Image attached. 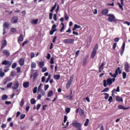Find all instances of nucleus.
<instances>
[{
    "instance_id": "nucleus-45",
    "label": "nucleus",
    "mask_w": 130,
    "mask_h": 130,
    "mask_svg": "<svg viewBox=\"0 0 130 130\" xmlns=\"http://www.w3.org/2000/svg\"><path fill=\"white\" fill-rule=\"evenodd\" d=\"M50 79H51V75H49L46 81V83H48V82H49V80H50Z\"/></svg>"
},
{
    "instance_id": "nucleus-36",
    "label": "nucleus",
    "mask_w": 130,
    "mask_h": 130,
    "mask_svg": "<svg viewBox=\"0 0 130 130\" xmlns=\"http://www.w3.org/2000/svg\"><path fill=\"white\" fill-rule=\"evenodd\" d=\"M64 18H65L66 21H68L69 20V16H68L67 12L64 13Z\"/></svg>"
},
{
    "instance_id": "nucleus-29",
    "label": "nucleus",
    "mask_w": 130,
    "mask_h": 130,
    "mask_svg": "<svg viewBox=\"0 0 130 130\" xmlns=\"http://www.w3.org/2000/svg\"><path fill=\"white\" fill-rule=\"evenodd\" d=\"M2 100H7L8 99V95L4 94L2 96Z\"/></svg>"
},
{
    "instance_id": "nucleus-20",
    "label": "nucleus",
    "mask_w": 130,
    "mask_h": 130,
    "mask_svg": "<svg viewBox=\"0 0 130 130\" xmlns=\"http://www.w3.org/2000/svg\"><path fill=\"white\" fill-rule=\"evenodd\" d=\"M119 109H122L123 110H125L126 109H128V108H125L123 107L122 105H119L118 106Z\"/></svg>"
},
{
    "instance_id": "nucleus-2",
    "label": "nucleus",
    "mask_w": 130,
    "mask_h": 130,
    "mask_svg": "<svg viewBox=\"0 0 130 130\" xmlns=\"http://www.w3.org/2000/svg\"><path fill=\"white\" fill-rule=\"evenodd\" d=\"M118 73H119V75L121 74V73H122V71L120 70V67L117 68V69L115 71V72L114 74H113L112 73H110L109 74H110V75H111L112 78L115 79V78H116V77H117V76H118Z\"/></svg>"
},
{
    "instance_id": "nucleus-39",
    "label": "nucleus",
    "mask_w": 130,
    "mask_h": 130,
    "mask_svg": "<svg viewBox=\"0 0 130 130\" xmlns=\"http://www.w3.org/2000/svg\"><path fill=\"white\" fill-rule=\"evenodd\" d=\"M13 86V82H10L7 84V88L8 89L11 88Z\"/></svg>"
},
{
    "instance_id": "nucleus-62",
    "label": "nucleus",
    "mask_w": 130,
    "mask_h": 130,
    "mask_svg": "<svg viewBox=\"0 0 130 130\" xmlns=\"http://www.w3.org/2000/svg\"><path fill=\"white\" fill-rule=\"evenodd\" d=\"M52 16H53V14L52 13H49V19L50 20H51L52 19Z\"/></svg>"
},
{
    "instance_id": "nucleus-25",
    "label": "nucleus",
    "mask_w": 130,
    "mask_h": 130,
    "mask_svg": "<svg viewBox=\"0 0 130 130\" xmlns=\"http://www.w3.org/2000/svg\"><path fill=\"white\" fill-rule=\"evenodd\" d=\"M23 40H24V38H23V36H22V35H21L18 38V41H23Z\"/></svg>"
},
{
    "instance_id": "nucleus-56",
    "label": "nucleus",
    "mask_w": 130,
    "mask_h": 130,
    "mask_svg": "<svg viewBox=\"0 0 130 130\" xmlns=\"http://www.w3.org/2000/svg\"><path fill=\"white\" fill-rule=\"evenodd\" d=\"M46 71H47V68L46 67L43 68L42 70V73H45V72H46Z\"/></svg>"
},
{
    "instance_id": "nucleus-61",
    "label": "nucleus",
    "mask_w": 130,
    "mask_h": 130,
    "mask_svg": "<svg viewBox=\"0 0 130 130\" xmlns=\"http://www.w3.org/2000/svg\"><path fill=\"white\" fill-rule=\"evenodd\" d=\"M11 30L12 32H17V29H16V28L13 27L11 29Z\"/></svg>"
},
{
    "instance_id": "nucleus-15",
    "label": "nucleus",
    "mask_w": 130,
    "mask_h": 130,
    "mask_svg": "<svg viewBox=\"0 0 130 130\" xmlns=\"http://www.w3.org/2000/svg\"><path fill=\"white\" fill-rule=\"evenodd\" d=\"M3 53L6 55V56H10V51L8 50H4Z\"/></svg>"
},
{
    "instance_id": "nucleus-14",
    "label": "nucleus",
    "mask_w": 130,
    "mask_h": 130,
    "mask_svg": "<svg viewBox=\"0 0 130 130\" xmlns=\"http://www.w3.org/2000/svg\"><path fill=\"white\" fill-rule=\"evenodd\" d=\"M7 40H4L2 42V49H3V48H5L6 46H7Z\"/></svg>"
},
{
    "instance_id": "nucleus-35",
    "label": "nucleus",
    "mask_w": 130,
    "mask_h": 130,
    "mask_svg": "<svg viewBox=\"0 0 130 130\" xmlns=\"http://www.w3.org/2000/svg\"><path fill=\"white\" fill-rule=\"evenodd\" d=\"M30 103L31 104H35V103H36V101L35 99H31L30 100Z\"/></svg>"
},
{
    "instance_id": "nucleus-37",
    "label": "nucleus",
    "mask_w": 130,
    "mask_h": 130,
    "mask_svg": "<svg viewBox=\"0 0 130 130\" xmlns=\"http://www.w3.org/2000/svg\"><path fill=\"white\" fill-rule=\"evenodd\" d=\"M38 93H43V90H42V88L38 87Z\"/></svg>"
},
{
    "instance_id": "nucleus-58",
    "label": "nucleus",
    "mask_w": 130,
    "mask_h": 130,
    "mask_svg": "<svg viewBox=\"0 0 130 130\" xmlns=\"http://www.w3.org/2000/svg\"><path fill=\"white\" fill-rule=\"evenodd\" d=\"M16 70H17V73H19L21 72V68L20 67H17L16 68Z\"/></svg>"
},
{
    "instance_id": "nucleus-64",
    "label": "nucleus",
    "mask_w": 130,
    "mask_h": 130,
    "mask_svg": "<svg viewBox=\"0 0 130 130\" xmlns=\"http://www.w3.org/2000/svg\"><path fill=\"white\" fill-rule=\"evenodd\" d=\"M56 28V24H53V26H52V30H55V28Z\"/></svg>"
},
{
    "instance_id": "nucleus-43",
    "label": "nucleus",
    "mask_w": 130,
    "mask_h": 130,
    "mask_svg": "<svg viewBox=\"0 0 130 130\" xmlns=\"http://www.w3.org/2000/svg\"><path fill=\"white\" fill-rule=\"evenodd\" d=\"M50 63H51V64H53V63H54V57H52L50 59Z\"/></svg>"
},
{
    "instance_id": "nucleus-54",
    "label": "nucleus",
    "mask_w": 130,
    "mask_h": 130,
    "mask_svg": "<svg viewBox=\"0 0 130 130\" xmlns=\"http://www.w3.org/2000/svg\"><path fill=\"white\" fill-rule=\"evenodd\" d=\"M53 19L54 20V21H57L56 14H54V15H53Z\"/></svg>"
},
{
    "instance_id": "nucleus-19",
    "label": "nucleus",
    "mask_w": 130,
    "mask_h": 130,
    "mask_svg": "<svg viewBox=\"0 0 130 130\" xmlns=\"http://www.w3.org/2000/svg\"><path fill=\"white\" fill-rule=\"evenodd\" d=\"M25 61V60L24 59V58H21V59H20L19 60V64L20 66H24V62Z\"/></svg>"
},
{
    "instance_id": "nucleus-31",
    "label": "nucleus",
    "mask_w": 130,
    "mask_h": 130,
    "mask_svg": "<svg viewBox=\"0 0 130 130\" xmlns=\"http://www.w3.org/2000/svg\"><path fill=\"white\" fill-rule=\"evenodd\" d=\"M64 98H69L70 100H72L73 99V96L72 95H65L63 96Z\"/></svg>"
},
{
    "instance_id": "nucleus-16",
    "label": "nucleus",
    "mask_w": 130,
    "mask_h": 130,
    "mask_svg": "<svg viewBox=\"0 0 130 130\" xmlns=\"http://www.w3.org/2000/svg\"><path fill=\"white\" fill-rule=\"evenodd\" d=\"M79 114L80 116H85V112L83 109H80L79 110Z\"/></svg>"
},
{
    "instance_id": "nucleus-47",
    "label": "nucleus",
    "mask_w": 130,
    "mask_h": 130,
    "mask_svg": "<svg viewBox=\"0 0 130 130\" xmlns=\"http://www.w3.org/2000/svg\"><path fill=\"white\" fill-rule=\"evenodd\" d=\"M26 116V114H22L20 115V119H24L25 118V117Z\"/></svg>"
},
{
    "instance_id": "nucleus-4",
    "label": "nucleus",
    "mask_w": 130,
    "mask_h": 130,
    "mask_svg": "<svg viewBox=\"0 0 130 130\" xmlns=\"http://www.w3.org/2000/svg\"><path fill=\"white\" fill-rule=\"evenodd\" d=\"M63 43H68V44H73L74 42H75V39H68L63 40Z\"/></svg>"
},
{
    "instance_id": "nucleus-8",
    "label": "nucleus",
    "mask_w": 130,
    "mask_h": 130,
    "mask_svg": "<svg viewBox=\"0 0 130 130\" xmlns=\"http://www.w3.org/2000/svg\"><path fill=\"white\" fill-rule=\"evenodd\" d=\"M18 20L19 19L18 18V17L14 16L11 19V22L12 24H16V23L18 22Z\"/></svg>"
},
{
    "instance_id": "nucleus-1",
    "label": "nucleus",
    "mask_w": 130,
    "mask_h": 130,
    "mask_svg": "<svg viewBox=\"0 0 130 130\" xmlns=\"http://www.w3.org/2000/svg\"><path fill=\"white\" fill-rule=\"evenodd\" d=\"M113 82H115V78L111 79L109 78L107 80H104L103 81V83H104L103 86L104 87H107V85H108V86H111Z\"/></svg>"
},
{
    "instance_id": "nucleus-22",
    "label": "nucleus",
    "mask_w": 130,
    "mask_h": 130,
    "mask_svg": "<svg viewBox=\"0 0 130 130\" xmlns=\"http://www.w3.org/2000/svg\"><path fill=\"white\" fill-rule=\"evenodd\" d=\"M52 95H53V91L52 90H50L48 92V97H51L52 96Z\"/></svg>"
},
{
    "instance_id": "nucleus-53",
    "label": "nucleus",
    "mask_w": 130,
    "mask_h": 130,
    "mask_svg": "<svg viewBox=\"0 0 130 130\" xmlns=\"http://www.w3.org/2000/svg\"><path fill=\"white\" fill-rule=\"evenodd\" d=\"M35 56V54L34 53V52H32L30 53V58H33V57H34Z\"/></svg>"
},
{
    "instance_id": "nucleus-13",
    "label": "nucleus",
    "mask_w": 130,
    "mask_h": 130,
    "mask_svg": "<svg viewBox=\"0 0 130 130\" xmlns=\"http://www.w3.org/2000/svg\"><path fill=\"white\" fill-rule=\"evenodd\" d=\"M10 27V23L9 22H6L3 24V29H8Z\"/></svg>"
},
{
    "instance_id": "nucleus-48",
    "label": "nucleus",
    "mask_w": 130,
    "mask_h": 130,
    "mask_svg": "<svg viewBox=\"0 0 130 130\" xmlns=\"http://www.w3.org/2000/svg\"><path fill=\"white\" fill-rule=\"evenodd\" d=\"M122 77L123 79H125L126 78V73L123 72L122 73Z\"/></svg>"
},
{
    "instance_id": "nucleus-44",
    "label": "nucleus",
    "mask_w": 130,
    "mask_h": 130,
    "mask_svg": "<svg viewBox=\"0 0 130 130\" xmlns=\"http://www.w3.org/2000/svg\"><path fill=\"white\" fill-rule=\"evenodd\" d=\"M73 80H74V76H72L70 77V80L68 82L72 83V82H73Z\"/></svg>"
},
{
    "instance_id": "nucleus-60",
    "label": "nucleus",
    "mask_w": 130,
    "mask_h": 130,
    "mask_svg": "<svg viewBox=\"0 0 130 130\" xmlns=\"http://www.w3.org/2000/svg\"><path fill=\"white\" fill-rule=\"evenodd\" d=\"M51 57V55H50V54L48 53L46 56V58H47V59H50Z\"/></svg>"
},
{
    "instance_id": "nucleus-23",
    "label": "nucleus",
    "mask_w": 130,
    "mask_h": 130,
    "mask_svg": "<svg viewBox=\"0 0 130 130\" xmlns=\"http://www.w3.org/2000/svg\"><path fill=\"white\" fill-rule=\"evenodd\" d=\"M24 88H28L29 87V82H26L23 83V85Z\"/></svg>"
},
{
    "instance_id": "nucleus-57",
    "label": "nucleus",
    "mask_w": 130,
    "mask_h": 130,
    "mask_svg": "<svg viewBox=\"0 0 130 130\" xmlns=\"http://www.w3.org/2000/svg\"><path fill=\"white\" fill-rule=\"evenodd\" d=\"M16 67H17V63H14L12 64V69H15Z\"/></svg>"
},
{
    "instance_id": "nucleus-59",
    "label": "nucleus",
    "mask_w": 130,
    "mask_h": 130,
    "mask_svg": "<svg viewBox=\"0 0 130 130\" xmlns=\"http://www.w3.org/2000/svg\"><path fill=\"white\" fill-rule=\"evenodd\" d=\"M66 111L67 113H70V111H71V109L69 108H67L66 109Z\"/></svg>"
},
{
    "instance_id": "nucleus-21",
    "label": "nucleus",
    "mask_w": 130,
    "mask_h": 130,
    "mask_svg": "<svg viewBox=\"0 0 130 130\" xmlns=\"http://www.w3.org/2000/svg\"><path fill=\"white\" fill-rule=\"evenodd\" d=\"M54 80H59V79H60V75H54Z\"/></svg>"
},
{
    "instance_id": "nucleus-46",
    "label": "nucleus",
    "mask_w": 130,
    "mask_h": 130,
    "mask_svg": "<svg viewBox=\"0 0 130 130\" xmlns=\"http://www.w3.org/2000/svg\"><path fill=\"white\" fill-rule=\"evenodd\" d=\"M104 94L105 95V99L107 100L109 97V94L108 93H105Z\"/></svg>"
},
{
    "instance_id": "nucleus-24",
    "label": "nucleus",
    "mask_w": 130,
    "mask_h": 130,
    "mask_svg": "<svg viewBox=\"0 0 130 130\" xmlns=\"http://www.w3.org/2000/svg\"><path fill=\"white\" fill-rule=\"evenodd\" d=\"M87 58H84L83 61H82V63H83V67H85L86 66V64H87Z\"/></svg>"
},
{
    "instance_id": "nucleus-52",
    "label": "nucleus",
    "mask_w": 130,
    "mask_h": 130,
    "mask_svg": "<svg viewBox=\"0 0 130 130\" xmlns=\"http://www.w3.org/2000/svg\"><path fill=\"white\" fill-rule=\"evenodd\" d=\"M24 100L23 98L22 99L21 101L20 102V106H23L24 105Z\"/></svg>"
},
{
    "instance_id": "nucleus-28",
    "label": "nucleus",
    "mask_w": 130,
    "mask_h": 130,
    "mask_svg": "<svg viewBox=\"0 0 130 130\" xmlns=\"http://www.w3.org/2000/svg\"><path fill=\"white\" fill-rule=\"evenodd\" d=\"M31 68L32 69H35L36 68V63L32 62L31 64Z\"/></svg>"
},
{
    "instance_id": "nucleus-55",
    "label": "nucleus",
    "mask_w": 130,
    "mask_h": 130,
    "mask_svg": "<svg viewBox=\"0 0 130 130\" xmlns=\"http://www.w3.org/2000/svg\"><path fill=\"white\" fill-rule=\"evenodd\" d=\"M74 27H75V28H76V29H80V28H81V26L77 24L74 25Z\"/></svg>"
},
{
    "instance_id": "nucleus-9",
    "label": "nucleus",
    "mask_w": 130,
    "mask_h": 130,
    "mask_svg": "<svg viewBox=\"0 0 130 130\" xmlns=\"http://www.w3.org/2000/svg\"><path fill=\"white\" fill-rule=\"evenodd\" d=\"M124 69L126 73H129V64H128V62H125L124 65Z\"/></svg>"
},
{
    "instance_id": "nucleus-38",
    "label": "nucleus",
    "mask_w": 130,
    "mask_h": 130,
    "mask_svg": "<svg viewBox=\"0 0 130 130\" xmlns=\"http://www.w3.org/2000/svg\"><path fill=\"white\" fill-rule=\"evenodd\" d=\"M104 66H105V64L104 62H103L101 66L99 67V70H103V69H104Z\"/></svg>"
},
{
    "instance_id": "nucleus-42",
    "label": "nucleus",
    "mask_w": 130,
    "mask_h": 130,
    "mask_svg": "<svg viewBox=\"0 0 130 130\" xmlns=\"http://www.w3.org/2000/svg\"><path fill=\"white\" fill-rule=\"evenodd\" d=\"M57 30V29H52L50 31V35H53V33H54V32H55L56 30Z\"/></svg>"
},
{
    "instance_id": "nucleus-6",
    "label": "nucleus",
    "mask_w": 130,
    "mask_h": 130,
    "mask_svg": "<svg viewBox=\"0 0 130 130\" xmlns=\"http://www.w3.org/2000/svg\"><path fill=\"white\" fill-rule=\"evenodd\" d=\"M72 125L76 128H82V124L79 122H74L72 123Z\"/></svg>"
},
{
    "instance_id": "nucleus-26",
    "label": "nucleus",
    "mask_w": 130,
    "mask_h": 130,
    "mask_svg": "<svg viewBox=\"0 0 130 130\" xmlns=\"http://www.w3.org/2000/svg\"><path fill=\"white\" fill-rule=\"evenodd\" d=\"M102 14H103V15H107L108 14V10H104L102 12Z\"/></svg>"
},
{
    "instance_id": "nucleus-30",
    "label": "nucleus",
    "mask_w": 130,
    "mask_h": 130,
    "mask_svg": "<svg viewBox=\"0 0 130 130\" xmlns=\"http://www.w3.org/2000/svg\"><path fill=\"white\" fill-rule=\"evenodd\" d=\"M72 83L71 82H69V81L67 83V84H66V88L67 89H69L70 88V87H71V84Z\"/></svg>"
},
{
    "instance_id": "nucleus-11",
    "label": "nucleus",
    "mask_w": 130,
    "mask_h": 130,
    "mask_svg": "<svg viewBox=\"0 0 130 130\" xmlns=\"http://www.w3.org/2000/svg\"><path fill=\"white\" fill-rule=\"evenodd\" d=\"M115 92H120V88L119 87V86L117 87L116 89H113V90L112 91V96H114V93H115Z\"/></svg>"
},
{
    "instance_id": "nucleus-7",
    "label": "nucleus",
    "mask_w": 130,
    "mask_h": 130,
    "mask_svg": "<svg viewBox=\"0 0 130 130\" xmlns=\"http://www.w3.org/2000/svg\"><path fill=\"white\" fill-rule=\"evenodd\" d=\"M19 88V82L18 81H15L13 83V86H12V89L13 90H17Z\"/></svg>"
},
{
    "instance_id": "nucleus-63",
    "label": "nucleus",
    "mask_w": 130,
    "mask_h": 130,
    "mask_svg": "<svg viewBox=\"0 0 130 130\" xmlns=\"http://www.w3.org/2000/svg\"><path fill=\"white\" fill-rule=\"evenodd\" d=\"M108 91H109V88L107 87L103 90V92H108Z\"/></svg>"
},
{
    "instance_id": "nucleus-5",
    "label": "nucleus",
    "mask_w": 130,
    "mask_h": 130,
    "mask_svg": "<svg viewBox=\"0 0 130 130\" xmlns=\"http://www.w3.org/2000/svg\"><path fill=\"white\" fill-rule=\"evenodd\" d=\"M108 16H109L108 18V22H115V17L113 14H109Z\"/></svg>"
},
{
    "instance_id": "nucleus-3",
    "label": "nucleus",
    "mask_w": 130,
    "mask_h": 130,
    "mask_svg": "<svg viewBox=\"0 0 130 130\" xmlns=\"http://www.w3.org/2000/svg\"><path fill=\"white\" fill-rule=\"evenodd\" d=\"M97 50H98V45L96 44L95 46L94 47L93 50L91 54V58H94L95 57V55L97 53Z\"/></svg>"
},
{
    "instance_id": "nucleus-32",
    "label": "nucleus",
    "mask_w": 130,
    "mask_h": 130,
    "mask_svg": "<svg viewBox=\"0 0 130 130\" xmlns=\"http://www.w3.org/2000/svg\"><path fill=\"white\" fill-rule=\"evenodd\" d=\"M67 120H68V116H67V115H65L64 116V120H63L64 123H63V125H64V123L67 122Z\"/></svg>"
},
{
    "instance_id": "nucleus-33",
    "label": "nucleus",
    "mask_w": 130,
    "mask_h": 130,
    "mask_svg": "<svg viewBox=\"0 0 130 130\" xmlns=\"http://www.w3.org/2000/svg\"><path fill=\"white\" fill-rule=\"evenodd\" d=\"M89 119H86L85 122L84 123V126H88V124H89Z\"/></svg>"
},
{
    "instance_id": "nucleus-17",
    "label": "nucleus",
    "mask_w": 130,
    "mask_h": 130,
    "mask_svg": "<svg viewBox=\"0 0 130 130\" xmlns=\"http://www.w3.org/2000/svg\"><path fill=\"white\" fill-rule=\"evenodd\" d=\"M116 100L117 101V102H123V100L121 98H120L119 96H117L116 97Z\"/></svg>"
},
{
    "instance_id": "nucleus-49",
    "label": "nucleus",
    "mask_w": 130,
    "mask_h": 130,
    "mask_svg": "<svg viewBox=\"0 0 130 130\" xmlns=\"http://www.w3.org/2000/svg\"><path fill=\"white\" fill-rule=\"evenodd\" d=\"M34 94H36L37 93V87H35L33 89Z\"/></svg>"
},
{
    "instance_id": "nucleus-41",
    "label": "nucleus",
    "mask_w": 130,
    "mask_h": 130,
    "mask_svg": "<svg viewBox=\"0 0 130 130\" xmlns=\"http://www.w3.org/2000/svg\"><path fill=\"white\" fill-rule=\"evenodd\" d=\"M40 68H42L44 67V62L42 61L39 63Z\"/></svg>"
},
{
    "instance_id": "nucleus-10",
    "label": "nucleus",
    "mask_w": 130,
    "mask_h": 130,
    "mask_svg": "<svg viewBox=\"0 0 130 130\" xmlns=\"http://www.w3.org/2000/svg\"><path fill=\"white\" fill-rule=\"evenodd\" d=\"M2 64L5 66H8V64H9V68H10L12 64V62L10 63L9 60H5L2 62Z\"/></svg>"
},
{
    "instance_id": "nucleus-12",
    "label": "nucleus",
    "mask_w": 130,
    "mask_h": 130,
    "mask_svg": "<svg viewBox=\"0 0 130 130\" xmlns=\"http://www.w3.org/2000/svg\"><path fill=\"white\" fill-rule=\"evenodd\" d=\"M11 81H12V78L11 77H7L4 79V85H7V83L9 82H11Z\"/></svg>"
},
{
    "instance_id": "nucleus-51",
    "label": "nucleus",
    "mask_w": 130,
    "mask_h": 130,
    "mask_svg": "<svg viewBox=\"0 0 130 130\" xmlns=\"http://www.w3.org/2000/svg\"><path fill=\"white\" fill-rule=\"evenodd\" d=\"M113 100V98H112V96H110L108 99L109 102H110V103H111V102H112Z\"/></svg>"
},
{
    "instance_id": "nucleus-27",
    "label": "nucleus",
    "mask_w": 130,
    "mask_h": 130,
    "mask_svg": "<svg viewBox=\"0 0 130 130\" xmlns=\"http://www.w3.org/2000/svg\"><path fill=\"white\" fill-rule=\"evenodd\" d=\"M37 23H38V19L33 20L31 21V24H33L34 25H36Z\"/></svg>"
},
{
    "instance_id": "nucleus-34",
    "label": "nucleus",
    "mask_w": 130,
    "mask_h": 130,
    "mask_svg": "<svg viewBox=\"0 0 130 130\" xmlns=\"http://www.w3.org/2000/svg\"><path fill=\"white\" fill-rule=\"evenodd\" d=\"M56 8V3H55V5L51 8L50 12L51 13H52L54 10H55V8Z\"/></svg>"
},
{
    "instance_id": "nucleus-40",
    "label": "nucleus",
    "mask_w": 130,
    "mask_h": 130,
    "mask_svg": "<svg viewBox=\"0 0 130 130\" xmlns=\"http://www.w3.org/2000/svg\"><path fill=\"white\" fill-rule=\"evenodd\" d=\"M117 5H118L120 9H121L122 11H123V7L122 6V5L120 4L119 3H117Z\"/></svg>"
},
{
    "instance_id": "nucleus-18",
    "label": "nucleus",
    "mask_w": 130,
    "mask_h": 130,
    "mask_svg": "<svg viewBox=\"0 0 130 130\" xmlns=\"http://www.w3.org/2000/svg\"><path fill=\"white\" fill-rule=\"evenodd\" d=\"M5 72H3V69H0V77L1 78H4L5 77Z\"/></svg>"
},
{
    "instance_id": "nucleus-50",
    "label": "nucleus",
    "mask_w": 130,
    "mask_h": 130,
    "mask_svg": "<svg viewBox=\"0 0 130 130\" xmlns=\"http://www.w3.org/2000/svg\"><path fill=\"white\" fill-rule=\"evenodd\" d=\"M48 88H49V85H48V84L47 85L45 84L44 85L45 91H47V90L48 89Z\"/></svg>"
}]
</instances>
